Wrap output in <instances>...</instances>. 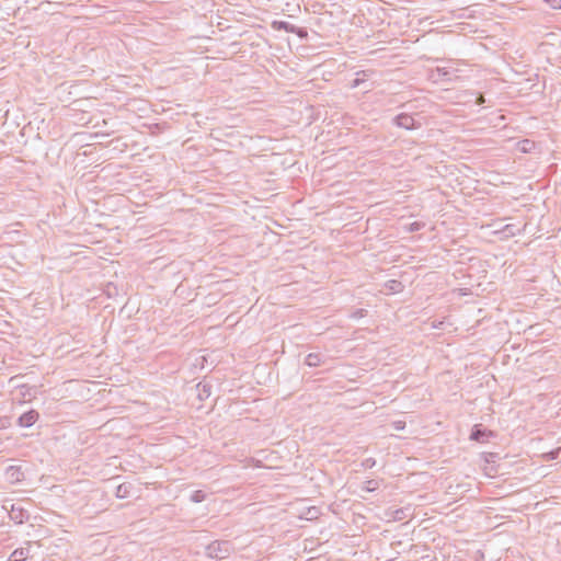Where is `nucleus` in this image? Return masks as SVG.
<instances>
[{
	"mask_svg": "<svg viewBox=\"0 0 561 561\" xmlns=\"http://www.w3.org/2000/svg\"><path fill=\"white\" fill-rule=\"evenodd\" d=\"M551 9L559 10L561 9V0H543Z\"/></svg>",
	"mask_w": 561,
	"mask_h": 561,
	"instance_id": "nucleus-7",
	"label": "nucleus"
},
{
	"mask_svg": "<svg viewBox=\"0 0 561 561\" xmlns=\"http://www.w3.org/2000/svg\"><path fill=\"white\" fill-rule=\"evenodd\" d=\"M49 4H51V2H50V1H42V2L38 4V9H41V10H45V8H44V7H45V5H49Z\"/></svg>",
	"mask_w": 561,
	"mask_h": 561,
	"instance_id": "nucleus-14",
	"label": "nucleus"
},
{
	"mask_svg": "<svg viewBox=\"0 0 561 561\" xmlns=\"http://www.w3.org/2000/svg\"><path fill=\"white\" fill-rule=\"evenodd\" d=\"M30 550L27 548L15 549L9 557V561H24L28 558Z\"/></svg>",
	"mask_w": 561,
	"mask_h": 561,
	"instance_id": "nucleus-3",
	"label": "nucleus"
},
{
	"mask_svg": "<svg viewBox=\"0 0 561 561\" xmlns=\"http://www.w3.org/2000/svg\"><path fill=\"white\" fill-rule=\"evenodd\" d=\"M526 148H528V145H525V147H523V150L526 151Z\"/></svg>",
	"mask_w": 561,
	"mask_h": 561,
	"instance_id": "nucleus-19",
	"label": "nucleus"
},
{
	"mask_svg": "<svg viewBox=\"0 0 561 561\" xmlns=\"http://www.w3.org/2000/svg\"><path fill=\"white\" fill-rule=\"evenodd\" d=\"M456 71L457 70L451 66L437 68L439 77L445 78L446 80H451L454 77H456Z\"/></svg>",
	"mask_w": 561,
	"mask_h": 561,
	"instance_id": "nucleus-4",
	"label": "nucleus"
},
{
	"mask_svg": "<svg viewBox=\"0 0 561 561\" xmlns=\"http://www.w3.org/2000/svg\"><path fill=\"white\" fill-rule=\"evenodd\" d=\"M55 4H56V5H58V7L64 5V3H62V2H56Z\"/></svg>",
	"mask_w": 561,
	"mask_h": 561,
	"instance_id": "nucleus-17",
	"label": "nucleus"
},
{
	"mask_svg": "<svg viewBox=\"0 0 561 561\" xmlns=\"http://www.w3.org/2000/svg\"><path fill=\"white\" fill-rule=\"evenodd\" d=\"M358 84H359V80H358V79H356V80L354 81L353 87H357Z\"/></svg>",
	"mask_w": 561,
	"mask_h": 561,
	"instance_id": "nucleus-16",
	"label": "nucleus"
},
{
	"mask_svg": "<svg viewBox=\"0 0 561 561\" xmlns=\"http://www.w3.org/2000/svg\"><path fill=\"white\" fill-rule=\"evenodd\" d=\"M8 348V342L3 337H0V351H7Z\"/></svg>",
	"mask_w": 561,
	"mask_h": 561,
	"instance_id": "nucleus-11",
	"label": "nucleus"
},
{
	"mask_svg": "<svg viewBox=\"0 0 561 561\" xmlns=\"http://www.w3.org/2000/svg\"><path fill=\"white\" fill-rule=\"evenodd\" d=\"M476 103H477L478 105L483 104V103H484V98H483V95H481V94H480V95L477 98Z\"/></svg>",
	"mask_w": 561,
	"mask_h": 561,
	"instance_id": "nucleus-15",
	"label": "nucleus"
},
{
	"mask_svg": "<svg viewBox=\"0 0 561 561\" xmlns=\"http://www.w3.org/2000/svg\"><path fill=\"white\" fill-rule=\"evenodd\" d=\"M393 123L398 127L404 128L407 130H412V129L419 128L421 126L420 123L415 122L413 116L405 114V113H401V114L397 115L393 118Z\"/></svg>",
	"mask_w": 561,
	"mask_h": 561,
	"instance_id": "nucleus-1",
	"label": "nucleus"
},
{
	"mask_svg": "<svg viewBox=\"0 0 561 561\" xmlns=\"http://www.w3.org/2000/svg\"><path fill=\"white\" fill-rule=\"evenodd\" d=\"M482 435V432L480 430H476L472 434H471V438L474 439V440H478L480 438V436Z\"/></svg>",
	"mask_w": 561,
	"mask_h": 561,
	"instance_id": "nucleus-12",
	"label": "nucleus"
},
{
	"mask_svg": "<svg viewBox=\"0 0 561 561\" xmlns=\"http://www.w3.org/2000/svg\"><path fill=\"white\" fill-rule=\"evenodd\" d=\"M320 362L319 353H309L306 357V364L310 367L318 366Z\"/></svg>",
	"mask_w": 561,
	"mask_h": 561,
	"instance_id": "nucleus-6",
	"label": "nucleus"
},
{
	"mask_svg": "<svg viewBox=\"0 0 561 561\" xmlns=\"http://www.w3.org/2000/svg\"><path fill=\"white\" fill-rule=\"evenodd\" d=\"M272 27L274 30H277V31L284 30V31L289 32V33H295L296 32V27L294 25L289 24L288 22H285V21H274L272 23Z\"/></svg>",
	"mask_w": 561,
	"mask_h": 561,
	"instance_id": "nucleus-5",
	"label": "nucleus"
},
{
	"mask_svg": "<svg viewBox=\"0 0 561 561\" xmlns=\"http://www.w3.org/2000/svg\"><path fill=\"white\" fill-rule=\"evenodd\" d=\"M445 323H446V321H445V320L439 321V322L432 321V322H431V327H432L433 329H444V328H445Z\"/></svg>",
	"mask_w": 561,
	"mask_h": 561,
	"instance_id": "nucleus-9",
	"label": "nucleus"
},
{
	"mask_svg": "<svg viewBox=\"0 0 561 561\" xmlns=\"http://www.w3.org/2000/svg\"><path fill=\"white\" fill-rule=\"evenodd\" d=\"M37 417H38L37 412L28 411L20 417L19 422H20V425L28 427V426H32L37 421Z\"/></svg>",
	"mask_w": 561,
	"mask_h": 561,
	"instance_id": "nucleus-2",
	"label": "nucleus"
},
{
	"mask_svg": "<svg viewBox=\"0 0 561 561\" xmlns=\"http://www.w3.org/2000/svg\"><path fill=\"white\" fill-rule=\"evenodd\" d=\"M366 314H367V310L366 309H357L354 312H352L350 317L352 319H359V318L365 317Z\"/></svg>",
	"mask_w": 561,
	"mask_h": 561,
	"instance_id": "nucleus-8",
	"label": "nucleus"
},
{
	"mask_svg": "<svg viewBox=\"0 0 561 561\" xmlns=\"http://www.w3.org/2000/svg\"><path fill=\"white\" fill-rule=\"evenodd\" d=\"M423 226H424L423 224L415 221V222H413V224H411V225H410V231H417V230H420Z\"/></svg>",
	"mask_w": 561,
	"mask_h": 561,
	"instance_id": "nucleus-10",
	"label": "nucleus"
},
{
	"mask_svg": "<svg viewBox=\"0 0 561 561\" xmlns=\"http://www.w3.org/2000/svg\"><path fill=\"white\" fill-rule=\"evenodd\" d=\"M526 148H528V145H525V147H523V150L526 151Z\"/></svg>",
	"mask_w": 561,
	"mask_h": 561,
	"instance_id": "nucleus-18",
	"label": "nucleus"
},
{
	"mask_svg": "<svg viewBox=\"0 0 561 561\" xmlns=\"http://www.w3.org/2000/svg\"><path fill=\"white\" fill-rule=\"evenodd\" d=\"M389 283H390V286H389V287H390V289H392V290H396V289H397V287L401 286V283H400V282H397V280H390Z\"/></svg>",
	"mask_w": 561,
	"mask_h": 561,
	"instance_id": "nucleus-13",
	"label": "nucleus"
}]
</instances>
